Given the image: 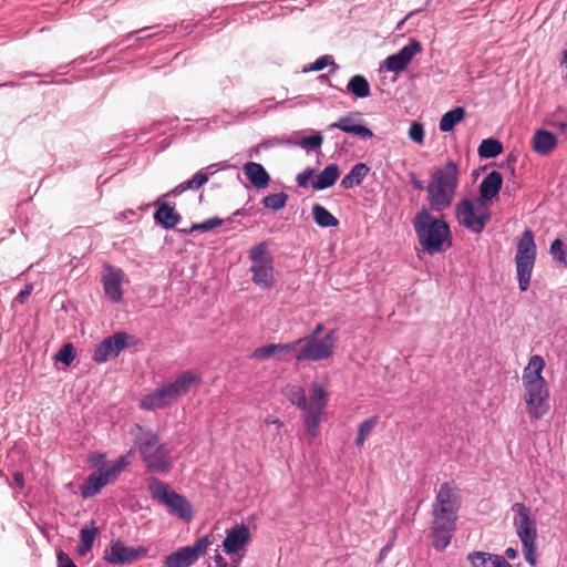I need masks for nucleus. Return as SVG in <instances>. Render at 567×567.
Returning <instances> with one entry per match:
<instances>
[{
    "instance_id": "obj_42",
    "label": "nucleus",
    "mask_w": 567,
    "mask_h": 567,
    "mask_svg": "<svg viewBox=\"0 0 567 567\" xmlns=\"http://www.w3.org/2000/svg\"><path fill=\"white\" fill-rule=\"evenodd\" d=\"M549 251L556 261H558L559 264H561L564 266H567V257H566V252L564 249V243L561 239L556 238L551 243Z\"/></svg>"
},
{
    "instance_id": "obj_17",
    "label": "nucleus",
    "mask_w": 567,
    "mask_h": 567,
    "mask_svg": "<svg viewBox=\"0 0 567 567\" xmlns=\"http://www.w3.org/2000/svg\"><path fill=\"white\" fill-rule=\"evenodd\" d=\"M292 352L296 353L295 341L290 343H269L256 348L251 353V358L260 361L269 358H276L277 360L282 361Z\"/></svg>"
},
{
    "instance_id": "obj_29",
    "label": "nucleus",
    "mask_w": 567,
    "mask_h": 567,
    "mask_svg": "<svg viewBox=\"0 0 567 567\" xmlns=\"http://www.w3.org/2000/svg\"><path fill=\"white\" fill-rule=\"evenodd\" d=\"M340 171L337 164H329L312 183L315 189L321 190L334 185L339 178Z\"/></svg>"
},
{
    "instance_id": "obj_62",
    "label": "nucleus",
    "mask_w": 567,
    "mask_h": 567,
    "mask_svg": "<svg viewBox=\"0 0 567 567\" xmlns=\"http://www.w3.org/2000/svg\"><path fill=\"white\" fill-rule=\"evenodd\" d=\"M103 457H104V455H103V454H96L94 458H95V460H102Z\"/></svg>"
},
{
    "instance_id": "obj_5",
    "label": "nucleus",
    "mask_w": 567,
    "mask_h": 567,
    "mask_svg": "<svg viewBox=\"0 0 567 567\" xmlns=\"http://www.w3.org/2000/svg\"><path fill=\"white\" fill-rule=\"evenodd\" d=\"M458 165L449 161L432 173L426 187L430 212L442 213L450 208L458 187Z\"/></svg>"
},
{
    "instance_id": "obj_53",
    "label": "nucleus",
    "mask_w": 567,
    "mask_h": 567,
    "mask_svg": "<svg viewBox=\"0 0 567 567\" xmlns=\"http://www.w3.org/2000/svg\"><path fill=\"white\" fill-rule=\"evenodd\" d=\"M518 553L515 548L508 547L505 549V556L508 559H515L517 557Z\"/></svg>"
},
{
    "instance_id": "obj_47",
    "label": "nucleus",
    "mask_w": 567,
    "mask_h": 567,
    "mask_svg": "<svg viewBox=\"0 0 567 567\" xmlns=\"http://www.w3.org/2000/svg\"><path fill=\"white\" fill-rule=\"evenodd\" d=\"M333 60L330 55H323L315 61V63L311 65L312 71H321L329 64H332Z\"/></svg>"
},
{
    "instance_id": "obj_26",
    "label": "nucleus",
    "mask_w": 567,
    "mask_h": 567,
    "mask_svg": "<svg viewBox=\"0 0 567 567\" xmlns=\"http://www.w3.org/2000/svg\"><path fill=\"white\" fill-rule=\"evenodd\" d=\"M130 464L128 454L125 456H121L118 460L114 462H105L103 463L97 471L102 473V476L106 484L114 482L121 472L127 467Z\"/></svg>"
},
{
    "instance_id": "obj_19",
    "label": "nucleus",
    "mask_w": 567,
    "mask_h": 567,
    "mask_svg": "<svg viewBox=\"0 0 567 567\" xmlns=\"http://www.w3.org/2000/svg\"><path fill=\"white\" fill-rule=\"evenodd\" d=\"M503 185V176L497 171H492L488 173L480 184V195L478 203L481 205H487L492 202L494 197H496L502 189Z\"/></svg>"
},
{
    "instance_id": "obj_39",
    "label": "nucleus",
    "mask_w": 567,
    "mask_h": 567,
    "mask_svg": "<svg viewBox=\"0 0 567 567\" xmlns=\"http://www.w3.org/2000/svg\"><path fill=\"white\" fill-rule=\"evenodd\" d=\"M288 195L285 193L269 194L262 199V204L266 208L274 212L282 209L287 205Z\"/></svg>"
},
{
    "instance_id": "obj_27",
    "label": "nucleus",
    "mask_w": 567,
    "mask_h": 567,
    "mask_svg": "<svg viewBox=\"0 0 567 567\" xmlns=\"http://www.w3.org/2000/svg\"><path fill=\"white\" fill-rule=\"evenodd\" d=\"M557 145L556 136L545 130H538L535 132L533 138V147L534 150L542 155L549 154Z\"/></svg>"
},
{
    "instance_id": "obj_56",
    "label": "nucleus",
    "mask_w": 567,
    "mask_h": 567,
    "mask_svg": "<svg viewBox=\"0 0 567 567\" xmlns=\"http://www.w3.org/2000/svg\"><path fill=\"white\" fill-rule=\"evenodd\" d=\"M215 563H216V566H217V567H227V561H226V560H225V558H224L221 555H219V554H217V555L215 556Z\"/></svg>"
},
{
    "instance_id": "obj_36",
    "label": "nucleus",
    "mask_w": 567,
    "mask_h": 567,
    "mask_svg": "<svg viewBox=\"0 0 567 567\" xmlns=\"http://www.w3.org/2000/svg\"><path fill=\"white\" fill-rule=\"evenodd\" d=\"M312 217L320 227H337L339 220L323 206L315 204L312 207Z\"/></svg>"
},
{
    "instance_id": "obj_16",
    "label": "nucleus",
    "mask_w": 567,
    "mask_h": 567,
    "mask_svg": "<svg viewBox=\"0 0 567 567\" xmlns=\"http://www.w3.org/2000/svg\"><path fill=\"white\" fill-rule=\"evenodd\" d=\"M123 278V270L112 266H107V272L102 278L104 293L114 303L120 302L123 298L121 287Z\"/></svg>"
},
{
    "instance_id": "obj_54",
    "label": "nucleus",
    "mask_w": 567,
    "mask_h": 567,
    "mask_svg": "<svg viewBox=\"0 0 567 567\" xmlns=\"http://www.w3.org/2000/svg\"><path fill=\"white\" fill-rule=\"evenodd\" d=\"M411 184L413 186V188L417 189V190H422L424 187H423V184L421 181H419L414 174H412V177H411Z\"/></svg>"
},
{
    "instance_id": "obj_41",
    "label": "nucleus",
    "mask_w": 567,
    "mask_h": 567,
    "mask_svg": "<svg viewBox=\"0 0 567 567\" xmlns=\"http://www.w3.org/2000/svg\"><path fill=\"white\" fill-rule=\"evenodd\" d=\"M223 223H224L223 219H220L218 217H213V218L205 220L204 223L193 224L188 230L183 229V231L184 233H193L195 230H199V231L205 233V231L212 230L213 228L221 226Z\"/></svg>"
},
{
    "instance_id": "obj_15",
    "label": "nucleus",
    "mask_w": 567,
    "mask_h": 567,
    "mask_svg": "<svg viewBox=\"0 0 567 567\" xmlns=\"http://www.w3.org/2000/svg\"><path fill=\"white\" fill-rule=\"evenodd\" d=\"M128 336L125 332H116L100 342L93 353V360L97 363L116 358L127 347Z\"/></svg>"
},
{
    "instance_id": "obj_24",
    "label": "nucleus",
    "mask_w": 567,
    "mask_h": 567,
    "mask_svg": "<svg viewBox=\"0 0 567 567\" xmlns=\"http://www.w3.org/2000/svg\"><path fill=\"white\" fill-rule=\"evenodd\" d=\"M243 169L254 187L262 189L269 185L270 176L261 164L248 162L244 165Z\"/></svg>"
},
{
    "instance_id": "obj_55",
    "label": "nucleus",
    "mask_w": 567,
    "mask_h": 567,
    "mask_svg": "<svg viewBox=\"0 0 567 567\" xmlns=\"http://www.w3.org/2000/svg\"><path fill=\"white\" fill-rule=\"evenodd\" d=\"M323 330L324 326L322 323H318L309 336H315V338H319Z\"/></svg>"
},
{
    "instance_id": "obj_6",
    "label": "nucleus",
    "mask_w": 567,
    "mask_h": 567,
    "mask_svg": "<svg viewBox=\"0 0 567 567\" xmlns=\"http://www.w3.org/2000/svg\"><path fill=\"white\" fill-rule=\"evenodd\" d=\"M200 382V377L190 370L183 372L174 382L165 383L161 388L147 393L140 402L142 410H157L171 405L178 398L187 394L192 385Z\"/></svg>"
},
{
    "instance_id": "obj_44",
    "label": "nucleus",
    "mask_w": 567,
    "mask_h": 567,
    "mask_svg": "<svg viewBox=\"0 0 567 567\" xmlns=\"http://www.w3.org/2000/svg\"><path fill=\"white\" fill-rule=\"evenodd\" d=\"M409 137L417 144H423L424 142V127L419 122H412L409 128Z\"/></svg>"
},
{
    "instance_id": "obj_31",
    "label": "nucleus",
    "mask_w": 567,
    "mask_h": 567,
    "mask_svg": "<svg viewBox=\"0 0 567 567\" xmlns=\"http://www.w3.org/2000/svg\"><path fill=\"white\" fill-rule=\"evenodd\" d=\"M515 262L518 287L522 291H526L530 285V277L535 260H522V258H515Z\"/></svg>"
},
{
    "instance_id": "obj_1",
    "label": "nucleus",
    "mask_w": 567,
    "mask_h": 567,
    "mask_svg": "<svg viewBox=\"0 0 567 567\" xmlns=\"http://www.w3.org/2000/svg\"><path fill=\"white\" fill-rule=\"evenodd\" d=\"M461 505L462 497L454 482L442 483L432 504L430 526L431 543L435 550L443 551L451 544Z\"/></svg>"
},
{
    "instance_id": "obj_2",
    "label": "nucleus",
    "mask_w": 567,
    "mask_h": 567,
    "mask_svg": "<svg viewBox=\"0 0 567 567\" xmlns=\"http://www.w3.org/2000/svg\"><path fill=\"white\" fill-rule=\"evenodd\" d=\"M545 364L542 355H532L522 377L524 402L532 422L542 420L550 410L548 384L542 375Z\"/></svg>"
},
{
    "instance_id": "obj_40",
    "label": "nucleus",
    "mask_w": 567,
    "mask_h": 567,
    "mask_svg": "<svg viewBox=\"0 0 567 567\" xmlns=\"http://www.w3.org/2000/svg\"><path fill=\"white\" fill-rule=\"evenodd\" d=\"M378 421H379L378 416H372L361 423V425L359 427L358 436L355 440L357 446L361 447L363 445L367 437L372 433V431L377 426Z\"/></svg>"
},
{
    "instance_id": "obj_43",
    "label": "nucleus",
    "mask_w": 567,
    "mask_h": 567,
    "mask_svg": "<svg viewBox=\"0 0 567 567\" xmlns=\"http://www.w3.org/2000/svg\"><path fill=\"white\" fill-rule=\"evenodd\" d=\"M74 358H75V349H74L73 344H71V343H65L64 346H62V348L59 350V352L55 355V359L58 361L64 363L65 365H70L71 362L74 360Z\"/></svg>"
},
{
    "instance_id": "obj_22",
    "label": "nucleus",
    "mask_w": 567,
    "mask_h": 567,
    "mask_svg": "<svg viewBox=\"0 0 567 567\" xmlns=\"http://www.w3.org/2000/svg\"><path fill=\"white\" fill-rule=\"evenodd\" d=\"M466 559L471 567H513L504 556L481 550L468 553Z\"/></svg>"
},
{
    "instance_id": "obj_33",
    "label": "nucleus",
    "mask_w": 567,
    "mask_h": 567,
    "mask_svg": "<svg viewBox=\"0 0 567 567\" xmlns=\"http://www.w3.org/2000/svg\"><path fill=\"white\" fill-rule=\"evenodd\" d=\"M466 111L462 106L454 107L453 110L443 114L440 120V130L444 133L451 132L456 124L465 118Z\"/></svg>"
},
{
    "instance_id": "obj_30",
    "label": "nucleus",
    "mask_w": 567,
    "mask_h": 567,
    "mask_svg": "<svg viewBox=\"0 0 567 567\" xmlns=\"http://www.w3.org/2000/svg\"><path fill=\"white\" fill-rule=\"evenodd\" d=\"M107 484L104 481V478L102 476V473H100L96 470L83 483V485L81 487V495L84 498H89V497L95 496Z\"/></svg>"
},
{
    "instance_id": "obj_51",
    "label": "nucleus",
    "mask_w": 567,
    "mask_h": 567,
    "mask_svg": "<svg viewBox=\"0 0 567 567\" xmlns=\"http://www.w3.org/2000/svg\"><path fill=\"white\" fill-rule=\"evenodd\" d=\"M553 126L557 128L567 138V122H553Z\"/></svg>"
},
{
    "instance_id": "obj_10",
    "label": "nucleus",
    "mask_w": 567,
    "mask_h": 567,
    "mask_svg": "<svg viewBox=\"0 0 567 567\" xmlns=\"http://www.w3.org/2000/svg\"><path fill=\"white\" fill-rule=\"evenodd\" d=\"M249 259L251 261L252 282L264 289L272 288L275 284L274 265L267 243L262 241L251 247Z\"/></svg>"
},
{
    "instance_id": "obj_23",
    "label": "nucleus",
    "mask_w": 567,
    "mask_h": 567,
    "mask_svg": "<svg viewBox=\"0 0 567 567\" xmlns=\"http://www.w3.org/2000/svg\"><path fill=\"white\" fill-rule=\"evenodd\" d=\"M216 165L212 164L205 168L199 169L194 174V176L177 185L173 190L172 195L177 196L187 189L198 190L202 186H204L209 181V175H213L215 171H212Z\"/></svg>"
},
{
    "instance_id": "obj_63",
    "label": "nucleus",
    "mask_w": 567,
    "mask_h": 567,
    "mask_svg": "<svg viewBox=\"0 0 567 567\" xmlns=\"http://www.w3.org/2000/svg\"><path fill=\"white\" fill-rule=\"evenodd\" d=\"M402 24H403V20L398 23L396 29H400Z\"/></svg>"
},
{
    "instance_id": "obj_4",
    "label": "nucleus",
    "mask_w": 567,
    "mask_h": 567,
    "mask_svg": "<svg viewBox=\"0 0 567 567\" xmlns=\"http://www.w3.org/2000/svg\"><path fill=\"white\" fill-rule=\"evenodd\" d=\"M131 434L134 436V444L148 472L166 474L172 471L174 460L166 445L161 442L159 436L153 430L136 424Z\"/></svg>"
},
{
    "instance_id": "obj_32",
    "label": "nucleus",
    "mask_w": 567,
    "mask_h": 567,
    "mask_svg": "<svg viewBox=\"0 0 567 567\" xmlns=\"http://www.w3.org/2000/svg\"><path fill=\"white\" fill-rule=\"evenodd\" d=\"M369 172L364 163L355 164L351 171L342 178L341 186L346 189L360 185Z\"/></svg>"
},
{
    "instance_id": "obj_37",
    "label": "nucleus",
    "mask_w": 567,
    "mask_h": 567,
    "mask_svg": "<svg viewBox=\"0 0 567 567\" xmlns=\"http://www.w3.org/2000/svg\"><path fill=\"white\" fill-rule=\"evenodd\" d=\"M503 144L495 138L483 140L478 146L477 153L482 158H494L503 152Z\"/></svg>"
},
{
    "instance_id": "obj_9",
    "label": "nucleus",
    "mask_w": 567,
    "mask_h": 567,
    "mask_svg": "<svg viewBox=\"0 0 567 567\" xmlns=\"http://www.w3.org/2000/svg\"><path fill=\"white\" fill-rule=\"evenodd\" d=\"M336 342V330L329 331L321 339L315 336L299 338L295 341V359L298 362L327 360L333 355Z\"/></svg>"
},
{
    "instance_id": "obj_7",
    "label": "nucleus",
    "mask_w": 567,
    "mask_h": 567,
    "mask_svg": "<svg viewBox=\"0 0 567 567\" xmlns=\"http://www.w3.org/2000/svg\"><path fill=\"white\" fill-rule=\"evenodd\" d=\"M515 513L513 525L516 534L522 542V550L526 563L530 566L537 565V524L536 519L532 516L530 508L524 503H515L512 506Z\"/></svg>"
},
{
    "instance_id": "obj_21",
    "label": "nucleus",
    "mask_w": 567,
    "mask_h": 567,
    "mask_svg": "<svg viewBox=\"0 0 567 567\" xmlns=\"http://www.w3.org/2000/svg\"><path fill=\"white\" fill-rule=\"evenodd\" d=\"M359 114H348L339 118L338 122L331 123L328 128H339L346 133L359 136L362 140L370 138L372 132L367 126L358 123L357 117Z\"/></svg>"
},
{
    "instance_id": "obj_34",
    "label": "nucleus",
    "mask_w": 567,
    "mask_h": 567,
    "mask_svg": "<svg viewBox=\"0 0 567 567\" xmlns=\"http://www.w3.org/2000/svg\"><path fill=\"white\" fill-rule=\"evenodd\" d=\"M282 394L291 404L301 410L309 405V399H307L306 393L300 385L287 384L282 390Z\"/></svg>"
},
{
    "instance_id": "obj_28",
    "label": "nucleus",
    "mask_w": 567,
    "mask_h": 567,
    "mask_svg": "<svg viewBox=\"0 0 567 567\" xmlns=\"http://www.w3.org/2000/svg\"><path fill=\"white\" fill-rule=\"evenodd\" d=\"M156 223L162 225L164 228L169 229L175 227L181 220V215L177 214L174 207L166 203L158 204V208L154 214Z\"/></svg>"
},
{
    "instance_id": "obj_20",
    "label": "nucleus",
    "mask_w": 567,
    "mask_h": 567,
    "mask_svg": "<svg viewBox=\"0 0 567 567\" xmlns=\"http://www.w3.org/2000/svg\"><path fill=\"white\" fill-rule=\"evenodd\" d=\"M422 52V44L416 39H410L398 53L392 54V72L399 73L404 71L411 63L412 59Z\"/></svg>"
},
{
    "instance_id": "obj_12",
    "label": "nucleus",
    "mask_w": 567,
    "mask_h": 567,
    "mask_svg": "<svg viewBox=\"0 0 567 567\" xmlns=\"http://www.w3.org/2000/svg\"><path fill=\"white\" fill-rule=\"evenodd\" d=\"M457 221L474 234H481L491 220V212L487 207L476 213L471 199L463 198L455 205Z\"/></svg>"
},
{
    "instance_id": "obj_45",
    "label": "nucleus",
    "mask_w": 567,
    "mask_h": 567,
    "mask_svg": "<svg viewBox=\"0 0 567 567\" xmlns=\"http://www.w3.org/2000/svg\"><path fill=\"white\" fill-rule=\"evenodd\" d=\"M322 135L319 132H317L310 136L302 137L301 141L299 142V145L301 147L309 146L311 148H319L322 145Z\"/></svg>"
},
{
    "instance_id": "obj_18",
    "label": "nucleus",
    "mask_w": 567,
    "mask_h": 567,
    "mask_svg": "<svg viewBox=\"0 0 567 567\" xmlns=\"http://www.w3.org/2000/svg\"><path fill=\"white\" fill-rule=\"evenodd\" d=\"M250 539V530L248 526L241 524L233 527L227 532L223 542L226 554L233 555L243 549Z\"/></svg>"
},
{
    "instance_id": "obj_3",
    "label": "nucleus",
    "mask_w": 567,
    "mask_h": 567,
    "mask_svg": "<svg viewBox=\"0 0 567 567\" xmlns=\"http://www.w3.org/2000/svg\"><path fill=\"white\" fill-rule=\"evenodd\" d=\"M412 224L419 245L430 256L444 252L452 247V231L443 216L434 217L429 208L422 207L413 217Z\"/></svg>"
},
{
    "instance_id": "obj_61",
    "label": "nucleus",
    "mask_w": 567,
    "mask_h": 567,
    "mask_svg": "<svg viewBox=\"0 0 567 567\" xmlns=\"http://www.w3.org/2000/svg\"><path fill=\"white\" fill-rule=\"evenodd\" d=\"M271 423L276 424L278 427L282 425V423L278 419L271 421Z\"/></svg>"
},
{
    "instance_id": "obj_13",
    "label": "nucleus",
    "mask_w": 567,
    "mask_h": 567,
    "mask_svg": "<svg viewBox=\"0 0 567 567\" xmlns=\"http://www.w3.org/2000/svg\"><path fill=\"white\" fill-rule=\"evenodd\" d=\"M208 536H203L193 546H185L167 555L164 559V567H190L200 556L205 555L210 545Z\"/></svg>"
},
{
    "instance_id": "obj_49",
    "label": "nucleus",
    "mask_w": 567,
    "mask_h": 567,
    "mask_svg": "<svg viewBox=\"0 0 567 567\" xmlns=\"http://www.w3.org/2000/svg\"><path fill=\"white\" fill-rule=\"evenodd\" d=\"M33 290V286L31 284L27 285L16 297V302L23 305L28 297L31 295Z\"/></svg>"
},
{
    "instance_id": "obj_58",
    "label": "nucleus",
    "mask_w": 567,
    "mask_h": 567,
    "mask_svg": "<svg viewBox=\"0 0 567 567\" xmlns=\"http://www.w3.org/2000/svg\"><path fill=\"white\" fill-rule=\"evenodd\" d=\"M412 503H413V506H411V509H413L412 512V516L415 515L416 511L419 509L420 507V501H415V499H412Z\"/></svg>"
},
{
    "instance_id": "obj_11",
    "label": "nucleus",
    "mask_w": 567,
    "mask_h": 567,
    "mask_svg": "<svg viewBox=\"0 0 567 567\" xmlns=\"http://www.w3.org/2000/svg\"><path fill=\"white\" fill-rule=\"evenodd\" d=\"M328 402V393L324 388L318 383L313 382L311 384L310 395H309V405L305 411V430L309 437L315 439L319 434V426L321 422V416L326 409Z\"/></svg>"
},
{
    "instance_id": "obj_52",
    "label": "nucleus",
    "mask_w": 567,
    "mask_h": 567,
    "mask_svg": "<svg viewBox=\"0 0 567 567\" xmlns=\"http://www.w3.org/2000/svg\"><path fill=\"white\" fill-rule=\"evenodd\" d=\"M13 481L17 485H19L20 487H23L24 486V477H23V474L20 473V472H17L14 475H13Z\"/></svg>"
},
{
    "instance_id": "obj_46",
    "label": "nucleus",
    "mask_w": 567,
    "mask_h": 567,
    "mask_svg": "<svg viewBox=\"0 0 567 567\" xmlns=\"http://www.w3.org/2000/svg\"><path fill=\"white\" fill-rule=\"evenodd\" d=\"M313 173H315V171L312 168H308V169L303 171L302 173H299L296 178L298 186L306 188L309 184V181L313 176Z\"/></svg>"
},
{
    "instance_id": "obj_57",
    "label": "nucleus",
    "mask_w": 567,
    "mask_h": 567,
    "mask_svg": "<svg viewBox=\"0 0 567 567\" xmlns=\"http://www.w3.org/2000/svg\"><path fill=\"white\" fill-rule=\"evenodd\" d=\"M390 71V56H388L381 64L380 72H389Z\"/></svg>"
},
{
    "instance_id": "obj_8",
    "label": "nucleus",
    "mask_w": 567,
    "mask_h": 567,
    "mask_svg": "<svg viewBox=\"0 0 567 567\" xmlns=\"http://www.w3.org/2000/svg\"><path fill=\"white\" fill-rule=\"evenodd\" d=\"M147 488L153 499L167 506L168 512L185 520L193 518V508L190 503L181 494H177L171 486L156 477L147 480Z\"/></svg>"
},
{
    "instance_id": "obj_48",
    "label": "nucleus",
    "mask_w": 567,
    "mask_h": 567,
    "mask_svg": "<svg viewBox=\"0 0 567 567\" xmlns=\"http://www.w3.org/2000/svg\"><path fill=\"white\" fill-rule=\"evenodd\" d=\"M56 558L59 567H78L69 555L62 550L58 553Z\"/></svg>"
},
{
    "instance_id": "obj_50",
    "label": "nucleus",
    "mask_w": 567,
    "mask_h": 567,
    "mask_svg": "<svg viewBox=\"0 0 567 567\" xmlns=\"http://www.w3.org/2000/svg\"><path fill=\"white\" fill-rule=\"evenodd\" d=\"M516 163H517V156L514 153H509L506 158V166L509 168L512 175L515 174Z\"/></svg>"
},
{
    "instance_id": "obj_38",
    "label": "nucleus",
    "mask_w": 567,
    "mask_h": 567,
    "mask_svg": "<svg viewBox=\"0 0 567 567\" xmlns=\"http://www.w3.org/2000/svg\"><path fill=\"white\" fill-rule=\"evenodd\" d=\"M348 91L363 99L370 95V84L363 75H354L348 83Z\"/></svg>"
},
{
    "instance_id": "obj_60",
    "label": "nucleus",
    "mask_w": 567,
    "mask_h": 567,
    "mask_svg": "<svg viewBox=\"0 0 567 567\" xmlns=\"http://www.w3.org/2000/svg\"><path fill=\"white\" fill-rule=\"evenodd\" d=\"M563 63L567 66V49L563 52Z\"/></svg>"
},
{
    "instance_id": "obj_35",
    "label": "nucleus",
    "mask_w": 567,
    "mask_h": 567,
    "mask_svg": "<svg viewBox=\"0 0 567 567\" xmlns=\"http://www.w3.org/2000/svg\"><path fill=\"white\" fill-rule=\"evenodd\" d=\"M97 535V527L95 522H91V527H83L80 530V544L78 546V553L81 556L86 555L93 547L94 539Z\"/></svg>"
},
{
    "instance_id": "obj_14",
    "label": "nucleus",
    "mask_w": 567,
    "mask_h": 567,
    "mask_svg": "<svg viewBox=\"0 0 567 567\" xmlns=\"http://www.w3.org/2000/svg\"><path fill=\"white\" fill-rule=\"evenodd\" d=\"M147 549L140 547L125 546L122 542H112L110 547L104 553V559L111 564L124 565L131 564L134 560L145 556Z\"/></svg>"
},
{
    "instance_id": "obj_25",
    "label": "nucleus",
    "mask_w": 567,
    "mask_h": 567,
    "mask_svg": "<svg viewBox=\"0 0 567 567\" xmlns=\"http://www.w3.org/2000/svg\"><path fill=\"white\" fill-rule=\"evenodd\" d=\"M515 258H522V260L536 259V244L534 239V233L529 228L525 229L518 239Z\"/></svg>"
},
{
    "instance_id": "obj_59",
    "label": "nucleus",
    "mask_w": 567,
    "mask_h": 567,
    "mask_svg": "<svg viewBox=\"0 0 567 567\" xmlns=\"http://www.w3.org/2000/svg\"><path fill=\"white\" fill-rule=\"evenodd\" d=\"M389 549V545L384 546L380 551V559H384L386 555V550Z\"/></svg>"
}]
</instances>
